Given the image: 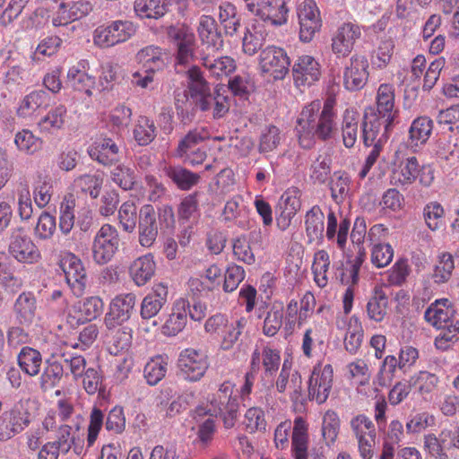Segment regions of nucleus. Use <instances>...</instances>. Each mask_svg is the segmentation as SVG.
<instances>
[{"mask_svg": "<svg viewBox=\"0 0 459 459\" xmlns=\"http://www.w3.org/2000/svg\"><path fill=\"white\" fill-rule=\"evenodd\" d=\"M233 387L231 382H223L212 401L214 411H218L226 429L234 427L238 414L239 405L237 396H232Z\"/></svg>", "mask_w": 459, "mask_h": 459, "instance_id": "0eeeda50", "label": "nucleus"}, {"mask_svg": "<svg viewBox=\"0 0 459 459\" xmlns=\"http://www.w3.org/2000/svg\"><path fill=\"white\" fill-rule=\"evenodd\" d=\"M340 430V420L336 412L327 411L323 418L322 436L327 446L333 444Z\"/></svg>", "mask_w": 459, "mask_h": 459, "instance_id": "603ef678", "label": "nucleus"}, {"mask_svg": "<svg viewBox=\"0 0 459 459\" xmlns=\"http://www.w3.org/2000/svg\"><path fill=\"white\" fill-rule=\"evenodd\" d=\"M166 53L157 46H147L139 50L135 56V59L139 64L143 65L144 72L161 71L166 66Z\"/></svg>", "mask_w": 459, "mask_h": 459, "instance_id": "b1692460", "label": "nucleus"}, {"mask_svg": "<svg viewBox=\"0 0 459 459\" xmlns=\"http://www.w3.org/2000/svg\"><path fill=\"white\" fill-rule=\"evenodd\" d=\"M333 376V370L330 364L323 368L320 365L315 366L308 380L307 399L316 400L318 404L324 403L332 389Z\"/></svg>", "mask_w": 459, "mask_h": 459, "instance_id": "1a4fd4ad", "label": "nucleus"}, {"mask_svg": "<svg viewBox=\"0 0 459 459\" xmlns=\"http://www.w3.org/2000/svg\"><path fill=\"white\" fill-rule=\"evenodd\" d=\"M394 256V250L389 244H378L372 249L371 261L378 268L388 265Z\"/></svg>", "mask_w": 459, "mask_h": 459, "instance_id": "774afa93", "label": "nucleus"}, {"mask_svg": "<svg viewBox=\"0 0 459 459\" xmlns=\"http://www.w3.org/2000/svg\"><path fill=\"white\" fill-rule=\"evenodd\" d=\"M165 7L160 0H135L134 11L142 18L160 19L164 16Z\"/></svg>", "mask_w": 459, "mask_h": 459, "instance_id": "864d4df0", "label": "nucleus"}, {"mask_svg": "<svg viewBox=\"0 0 459 459\" xmlns=\"http://www.w3.org/2000/svg\"><path fill=\"white\" fill-rule=\"evenodd\" d=\"M169 41L176 47V64L186 65L194 62L196 39L193 30L186 25H169L166 27Z\"/></svg>", "mask_w": 459, "mask_h": 459, "instance_id": "7ed1b4c3", "label": "nucleus"}, {"mask_svg": "<svg viewBox=\"0 0 459 459\" xmlns=\"http://www.w3.org/2000/svg\"><path fill=\"white\" fill-rule=\"evenodd\" d=\"M168 287L163 283L156 284L152 291L147 294L141 303V316L143 319L155 317L167 303Z\"/></svg>", "mask_w": 459, "mask_h": 459, "instance_id": "412c9836", "label": "nucleus"}, {"mask_svg": "<svg viewBox=\"0 0 459 459\" xmlns=\"http://www.w3.org/2000/svg\"><path fill=\"white\" fill-rule=\"evenodd\" d=\"M259 65L263 74L282 80L290 72V59L282 48L268 46L260 52Z\"/></svg>", "mask_w": 459, "mask_h": 459, "instance_id": "423d86ee", "label": "nucleus"}, {"mask_svg": "<svg viewBox=\"0 0 459 459\" xmlns=\"http://www.w3.org/2000/svg\"><path fill=\"white\" fill-rule=\"evenodd\" d=\"M388 298L382 290H375L367 304V313L371 320L381 322L387 313Z\"/></svg>", "mask_w": 459, "mask_h": 459, "instance_id": "37998d69", "label": "nucleus"}, {"mask_svg": "<svg viewBox=\"0 0 459 459\" xmlns=\"http://www.w3.org/2000/svg\"><path fill=\"white\" fill-rule=\"evenodd\" d=\"M179 376L186 381L201 380L209 368L208 356L193 348L182 351L178 360Z\"/></svg>", "mask_w": 459, "mask_h": 459, "instance_id": "39448f33", "label": "nucleus"}, {"mask_svg": "<svg viewBox=\"0 0 459 459\" xmlns=\"http://www.w3.org/2000/svg\"><path fill=\"white\" fill-rule=\"evenodd\" d=\"M66 108L64 105H58L52 108L44 117L39 122L42 130L50 131L52 129L57 130L63 127L66 117Z\"/></svg>", "mask_w": 459, "mask_h": 459, "instance_id": "6e6d98bb", "label": "nucleus"}, {"mask_svg": "<svg viewBox=\"0 0 459 459\" xmlns=\"http://www.w3.org/2000/svg\"><path fill=\"white\" fill-rule=\"evenodd\" d=\"M119 222L126 232H133L136 227V206L132 203H124L118 211Z\"/></svg>", "mask_w": 459, "mask_h": 459, "instance_id": "052dcab7", "label": "nucleus"}, {"mask_svg": "<svg viewBox=\"0 0 459 459\" xmlns=\"http://www.w3.org/2000/svg\"><path fill=\"white\" fill-rule=\"evenodd\" d=\"M198 193L195 192L185 196L178 206V221L186 223L195 219L199 213Z\"/></svg>", "mask_w": 459, "mask_h": 459, "instance_id": "8fccbe9b", "label": "nucleus"}, {"mask_svg": "<svg viewBox=\"0 0 459 459\" xmlns=\"http://www.w3.org/2000/svg\"><path fill=\"white\" fill-rule=\"evenodd\" d=\"M207 138V132L204 129L195 128L190 130L178 141V146L173 152L174 156L183 160Z\"/></svg>", "mask_w": 459, "mask_h": 459, "instance_id": "473e14b6", "label": "nucleus"}, {"mask_svg": "<svg viewBox=\"0 0 459 459\" xmlns=\"http://www.w3.org/2000/svg\"><path fill=\"white\" fill-rule=\"evenodd\" d=\"M299 194V190L294 188L281 196L276 207V223L281 230H286L290 226L291 220L300 210Z\"/></svg>", "mask_w": 459, "mask_h": 459, "instance_id": "ddd939ff", "label": "nucleus"}, {"mask_svg": "<svg viewBox=\"0 0 459 459\" xmlns=\"http://www.w3.org/2000/svg\"><path fill=\"white\" fill-rule=\"evenodd\" d=\"M287 2L288 0H262L254 13L273 25H281L287 22Z\"/></svg>", "mask_w": 459, "mask_h": 459, "instance_id": "aec40b11", "label": "nucleus"}, {"mask_svg": "<svg viewBox=\"0 0 459 459\" xmlns=\"http://www.w3.org/2000/svg\"><path fill=\"white\" fill-rule=\"evenodd\" d=\"M282 307L273 305L264 320L263 333L270 337L274 336L282 325Z\"/></svg>", "mask_w": 459, "mask_h": 459, "instance_id": "13d9d810", "label": "nucleus"}, {"mask_svg": "<svg viewBox=\"0 0 459 459\" xmlns=\"http://www.w3.org/2000/svg\"><path fill=\"white\" fill-rule=\"evenodd\" d=\"M420 163L415 156H411L400 161L398 169L394 172L396 185L411 186L418 178Z\"/></svg>", "mask_w": 459, "mask_h": 459, "instance_id": "72a5a7b5", "label": "nucleus"}, {"mask_svg": "<svg viewBox=\"0 0 459 459\" xmlns=\"http://www.w3.org/2000/svg\"><path fill=\"white\" fill-rule=\"evenodd\" d=\"M103 424L104 414L100 408L94 406L90 414V424L88 426L87 435L88 446H93Z\"/></svg>", "mask_w": 459, "mask_h": 459, "instance_id": "0e129e2a", "label": "nucleus"}, {"mask_svg": "<svg viewBox=\"0 0 459 459\" xmlns=\"http://www.w3.org/2000/svg\"><path fill=\"white\" fill-rule=\"evenodd\" d=\"M175 108L177 117L183 126L190 125L195 118L196 111L200 110V107L186 91L175 96Z\"/></svg>", "mask_w": 459, "mask_h": 459, "instance_id": "f704fd0d", "label": "nucleus"}, {"mask_svg": "<svg viewBox=\"0 0 459 459\" xmlns=\"http://www.w3.org/2000/svg\"><path fill=\"white\" fill-rule=\"evenodd\" d=\"M21 369L30 377L39 375L42 364V356L38 350L31 347H23L17 357Z\"/></svg>", "mask_w": 459, "mask_h": 459, "instance_id": "e433bc0d", "label": "nucleus"}, {"mask_svg": "<svg viewBox=\"0 0 459 459\" xmlns=\"http://www.w3.org/2000/svg\"><path fill=\"white\" fill-rule=\"evenodd\" d=\"M433 129V121L428 117L416 118L409 130L411 146L425 143L430 136Z\"/></svg>", "mask_w": 459, "mask_h": 459, "instance_id": "58836bf2", "label": "nucleus"}, {"mask_svg": "<svg viewBox=\"0 0 459 459\" xmlns=\"http://www.w3.org/2000/svg\"><path fill=\"white\" fill-rule=\"evenodd\" d=\"M295 133L299 144L305 150L312 149L316 139L326 142L337 133V124L333 107L320 100H314L305 106L296 121Z\"/></svg>", "mask_w": 459, "mask_h": 459, "instance_id": "f257e3e1", "label": "nucleus"}, {"mask_svg": "<svg viewBox=\"0 0 459 459\" xmlns=\"http://www.w3.org/2000/svg\"><path fill=\"white\" fill-rule=\"evenodd\" d=\"M368 62L363 56L355 55L350 59L343 72V85L349 91L362 89L368 78Z\"/></svg>", "mask_w": 459, "mask_h": 459, "instance_id": "2eb2a0df", "label": "nucleus"}, {"mask_svg": "<svg viewBox=\"0 0 459 459\" xmlns=\"http://www.w3.org/2000/svg\"><path fill=\"white\" fill-rule=\"evenodd\" d=\"M103 306V301L100 297L91 296L85 298L79 307L80 316L76 317L69 315L67 322L72 325L90 322L102 313Z\"/></svg>", "mask_w": 459, "mask_h": 459, "instance_id": "c85d7f7f", "label": "nucleus"}, {"mask_svg": "<svg viewBox=\"0 0 459 459\" xmlns=\"http://www.w3.org/2000/svg\"><path fill=\"white\" fill-rule=\"evenodd\" d=\"M87 152L93 160L104 166H111L119 160V147L108 137L97 139L89 146Z\"/></svg>", "mask_w": 459, "mask_h": 459, "instance_id": "a211bd4d", "label": "nucleus"}, {"mask_svg": "<svg viewBox=\"0 0 459 459\" xmlns=\"http://www.w3.org/2000/svg\"><path fill=\"white\" fill-rule=\"evenodd\" d=\"M363 143L366 146H371L382 138V143L388 138L389 130L385 131V118L377 117V114L365 112L361 124Z\"/></svg>", "mask_w": 459, "mask_h": 459, "instance_id": "6ab92c4d", "label": "nucleus"}, {"mask_svg": "<svg viewBox=\"0 0 459 459\" xmlns=\"http://www.w3.org/2000/svg\"><path fill=\"white\" fill-rule=\"evenodd\" d=\"M136 32V26L130 21H113L108 25L99 26L94 31V43L108 48L125 42Z\"/></svg>", "mask_w": 459, "mask_h": 459, "instance_id": "20e7f679", "label": "nucleus"}, {"mask_svg": "<svg viewBox=\"0 0 459 459\" xmlns=\"http://www.w3.org/2000/svg\"><path fill=\"white\" fill-rule=\"evenodd\" d=\"M163 172L179 189L184 191L196 186L201 178L199 174L182 166H168L164 168Z\"/></svg>", "mask_w": 459, "mask_h": 459, "instance_id": "c756f323", "label": "nucleus"}, {"mask_svg": "<svg viewBox=\"0 0 459 459\" xmlns=\"http://www.w3.org/2000/svg\"><path fill=\"white\" fill-rule=\"evenodd\" d=\"M111 179L123 190H132L136 184V174L133 168L119 164L111 171Z\"/></svg>", "mask_w": 459, "mask_h": 459, "instance_id": "09e8293b", "label": "nucleus"}, {"mask_svg": "<svg viewBox=\"0 0 459 459\" xmlns=\"http://www.w3.org/2000/svg\"><path fill=\"white\" fill-rule=\"evenodd\" d=\"M186 308H189V302L183 299L175 303L172 313L163 325L164 334L175 336L185 328L187 321Z\"/></svg>", "mask_w": 459, "mask_h": 459, "instance_id": "cd10ccee", "label": "nucleus"}, {"mask_svg": "<svg viewBox=\"0 0 459 459\" xmlns=\"http://www.w3.org/2000/svg\"><path fill=\"white\" fill-rule=\"evenodd\" d=\"M111 335L110 353L117 354L118 352L127 350L132 342L131 330L127 327L117 326L112 330H108Z\"/></svg>", "mask_w": 459, "mask_h": 459, "instance_id": "5fc2aeb1", "label": "nucleus"}, {"mask_svg": "<svg viewBox=\"0 0 459 459\" xmlns=\"http://www.w3.org/2000/svg\"><path fill=\"white\" fill-rule=\"evenodd\" d=\"M418 381H429V385L434 387L438 382V378L434 374L420 371L417 379L411 377L408 384L403 382L396 383L388 394L390 403L393 405L400 403L410 394L411 385H416Z\"/></svg>", "mask_w": 459, "mask_h": 459, "instance_id": "a878e982", "label": "nucleus"}, {"mask_svg": "<svg viewBox=\"0 0 459 459\" xmlns=\"http://www.w3.org/2000/svg\"><path fill=\"white\" fill-rule=\"evenodd\" d=\"M391 84L383 83L377 91V111L382 118H385V131L394 125L397 111H393L394 106V92Z\"/></svg>", "mask_w": 459, "mask_h": 459, "instance_id": "5701e85b", "label": "nucleus"}, {"mask_svg": "<svg viewBox=\"0 0 459 459\" xmlns=\"http://www.w3.org/2000/svg\"><path fill=\"white\" fill-rule=\"evenodd\" d=\"M361 36L359 25L346 22L338 28L335 36L332 39V50L338 57L349 56L354 43Z\"/></svg>", "mask_w": 459, "mask_h": 459, "instance_id": "f3484780", "label": "nucleus"}, {"mask_svg": "<svg viewBox=\"0 0 459 459\" xmlns=\"http://www.w3.org/2000/svg\"><path fill=\"white\" fill-rule=\"evenodd\" d=\"M245 279V271L243 267L231 264L225 273V279L223 283V290L225 292H232L235 290L239 283Z\"/></svg>", "mask_w": 459, "mask_h": 459, "instance_id": "338daca9", "label": "nucleus"}, {"mask_svg": "<svg viewBox=\"0 0 459 459\" xmlns=\"http://www.w3.org/2000/svg\"><path fill=\"white\" fill-rule=\"evenodd\" d=\"M440 301H435L432 303L425 311L424 317L425 319L431 323L433 325L437 327H443L442 324L445 325L449 321V309H443L439 307Z\"/></svg>", "mask_w": 459, "mask_h": 459, "instance_id": "69168bd1", "label": "nucleus"}, {"mask_svg": "<svg viewBox=\"0 0 459 459\" xmlns=\"http://www.w3.org/2000/svg\"><path fill=\"white\" fill-rule=\"evenodd\" d=\"M335 179H332L329 183L332 198L336 203H341L349 190L350 178L347 174L335 172Z\"/></svg>", "mask_w": 459, "mask_h": 459, "instance_id": "680f3d73", "label": "nucleus"}, {"mask_svg": "<svg viewBox=\"0 0 459 459\" xmlns=\"http://www.w3.org/2000/svg\"><path fill=\"white\" fill-rule=\"evenodd\" d=\"M363 330L356 316H351L344 338V348L351 354H356L361 346Z\"/></svg>", "mask_w": 459, "mask_h": 459, "instance_id": "de8ad7c7", "label": "nucleus"}, {"mask_svg": "<svg viewBox=\"0 0 459 459\" xmlns=\"http://www.w3.org/2000/svg\"><path fill=\"white\" fill-rule=\"evenodd\" d=\"M201 60L203 61V65L216 76L228 75L236 68L234 59L230 56L212 59L209 56H203Z\"/></svg>", "mask_w": 459, "mask_h": 459, "instance_id": "3c124183", "label": "nucleus"}, {"mask_svg": "<svg viewBox=\"0 0 459 459\" xmlns=\"http://www.w3.org/2000/svg\"><path fill=\"white\" fill-rule=\"evenodd\" d=\"M105 428L108 431L115 434H121L126 429V417L122 407L116 406L109 411L106 421Z\"/></svg>", "mask_w": 459, "mask_h": 459, "instance_id": "e2e57ef3", "label": "nucleus"}, {"mask_svg": "<svg viewBox=\"0 0 459 459\" xmlns=\"http://www.w3.org/2000/svg\"><path fill=\"white\" fill-rule=\"evenodd\" d=\"M305 230L308 243L322 242L325 230V215L318 205H314L305 215Z\"/></svg>", "mask_w": 459, "mask_h": 459, "instance_id": "bb28decb", "label": "nucleus"}, {"mask_svg": "<svg viewBox=\"0 0 459 459\" xmlns=\"http://www.w3.org/2000/svg\"><path fill=\"white\" fill-rule=\"evenodd\" d=\"M159 234L157 215L152 205H143L138 215V240L144 247H151Z\"/></svg>", "mask_w": 459, "mask_h": 459, "instance_id": "dca6fc26", "label": "nucleus"}, {"mask_svg": "<svg viewBox=\"0 0 459 459\" xmlns=\"http://www.w3.org/2000/svg\"><path fill=\"white\" fill-rule=\"evenodd\" d=\"M13 308L20 324H30L36 311V299L33 293L22 292L20 294Z\"/></svg>", "mask_w": 459, "mask_h": 459, "instance_id": "4c0bfd02", "label": "nucleus"}, {"mask_svg": "<svg viewBox=\"0 0 459 459\" xmlns=\"http://www.w3.org/2000/svg\"><path fill=\"white\" fill-rule=\"evenodd\" d=\"M455 268L454 259L450 254L445 253L440 256L438 264L435 266L433 279L436 283H444L447 281Z\"/></svg>", "mask_w": 459, "mask_h": 459, "instance_id": "bf43d9fd", "label": "nucleus"}, {"mask_svg": "<svg viewBox=\"0 0 459 459\" xmlns=\"http://www.w3.org/2000/svg\"><path fill=\"white\" fill-rule=\"evenodd\" d=\"M291 72L296 85H312L321 77V65L312 56L303 55L295 60Z\"/></svg>", "mask_w": 459, "mask_h": 459, "instance_id": "4468645a", "label": "nucleus"}, {"mask_svg": "<svg viewBox=\"0 0 459 459\" xmlns=\"http://www.w3.org/2000/svg\"><path fill=\"white\" fill-rule=\"evenodd\" d=\"M280 129L273 125L266 126L260 134L258 152L266 153L278 147L281 142Z\"/></svg>", "mask_w": 459, "mask_h": 459, "instance_id": "4d7b16f0", "label": "nucleus"}, {"mask_svg": "<svg viewBox=\"0 0 459 459\" xmlns=\"http://www.w3.org/2000/svg\"><path fill=\"white\" fill-rule=\"evenodd\" d=\"M119 246L117 230L109 224H104L97 232L93 244L92 254L94 261L99 264L108 263Z\"/></svg>", "mask_w": 459, "mask_h": 459, "instance_id": "6e6552de", "label": "nucleus"}, {"mask_svg": "<svg viewBox=\"0 0 459 459\" xmlns=\"http://www.w3.org/2000/svg\"><path fill=\"white\" fill-rule=\"evenodd\" d=\"M9 253L19 262L33 264L38 262L40 253L30 238L22 229L14 230L10 237Z\"/></svg>", "mask_w": 459, "mask_h": 459, "instance_id": "9d476101", "label": "nucleus"}, {"mask_svg": "<svg viewBox=\"0 0 459 459\" xmlns=\"http://www.w3.org/2000/svg\"><path fill=\"white\" fill-rule=\"evenodd\" d=\"M65 281L76 295H81L86 286L87 276L82 261L74 254L65 255L60 262Z\"/></svg>", "mask_w": 459, "mask_h": 459, "instance_id": "f8f14e48", "label": "nucleus"}, {"mask_svg": "<svg viewBox=\"0 0 459 459\" xmlns=\"http://www.w3.org/2000/svg\"><path fill=\"white\" fill-rule=\"evenodd\" d=\"M133 134L140 146H147L157 135L154 122L145 116H141L134 126Z\"/></svg>", "mask_w": 459, "mask_h": 459, "instance_id": "79ce46f5", "label": "nucleus"}, {"mask_svg": "<svg viewBox=\"0 0 459 459\" xmlns=\"http://www.w3.org/2000/svg\"><path fill=\"white\" fill-rule=\"evenodd\" d=\"M359 114L353 110H346L343 114L342 133V142L346 148L354 146L357 141Z\"/></svg>", "mask_w": 459, "mask_h": 459, "instance_id": "ea45409f", "label": "nucleus"}, {"mask_svg": "<svg viewBox=\"0 0 459 459\" xmlns=\"http://www.w3.org/2000/svg\"><path fill=\"white\" fill-rule=\"evenodd\" d=\"M332 159L327 154H319L310 166V179L314 184H325L331 174Z\"/></svg>", "mask_w": 459, "mask_h": 459, "instance_id": "a18cd8bd", "label": "nucleus"}, {"mask_svg": "<svg viewBox=\"0 0 459 459\" xmlns=\"http://www.w3.org/2000/svg\"><path fill=\"white\" fill-rule=\"evenodd\" d=\"M167 370V359L162 356H157L147 362L143 368V376L150 385H155L163 379Z\"/></svg>", "mask_w": 459, "mask_h": 459, "instance_id": "c03bdc74", "label": "nucleus"}, {"mask_svg": "<svg viewBox=\"0 0 459 459\" xmlns=\"http://www.w3.org/2000/svg\"><path fill=\"white\" fill-rule=\"evenodd\" d=\"M291 445L295 459H307V425L302 417L294 420Z\"/></svg>", "mask_w": 459, "mask_h": 459, "instance_id": "2f4dec72", "label": "nucleus"}, {"mask_svg": "<svg viewBox=\"0 0 459 459\" xmlns=\"http://www.w3.org/2000/svg\"><path fill=\"white\" fill-rule=\"evenodd\" d=\"M156 264L152 254L136 258L129 267V273L137 286L145 285L154 275Z\"/></svg>", "mask_w": 459, "mask_h": 459, "instance_id": "393cba45", "label": "nucleus"}, {"mask_svg": "<svg viewBox=\"0 0 459 459\" xmlns=\"http://www.w3.org/2000/svg\"><path fill=\"white\" fill-rule=\"evenodd\" d=\"M136 297L133 293L118 295L109 305V311L105 316V325L108 330L120 326L127 321L135 307Z\"/></svg>", "mask_w": 459, "mask_h": 459, "instance_id": "9b49d317", "label": "nucleus"}, {"mask_svg": "<svg viewBox=\"0 0 459 459\" xmlns=\"http://www.w3.org/2000/svg\"><path fill=\"white\" fill-rule=\"evenodd\" d=\"M75 200L73 195H65L60 204L59 229L63 234L71 232L74 225Z\"/></svg>", "mask_w": 459, "mask_h": 459, "instance_id": "49530a36", "label": "nucleus"}, {"mask_svg": "<svg viewBox=\"0 0 459 459\" xmlns=\"http://www.w3.org/2000/svg\"><path fill=\"white\" fill-rule=\"evenodd\" d=\"M49 94L43 90H37L27 94L17 108V115L20 117H29L38 109L48 106Z\"/></svg>", "mask_w": 459, "mask_h": 459, "instance_id": "7c9ffc66", "label": "nucleus"}, {"mask_svg": "<svg viewBox=\"0 0 459 459\" xmlns=\"http://www.w3.org/2000/svg\"><path fill=\"white\" fill-rule=\"evenodd\" d=\"M197 32L201 42L213 51L223 47V39L215 19L210 15H202L199 19Z\"/></svg>", "mask_w": 459, "mask_h": 459, "instance_id": "4be33fe9", "label": "nucleus"}, {"mask_svg": "<svg viewBox=\"0 0 459 459\" xmlns=\"http://www.w3.org/2000/svg\"><path fill=\"white\" fill-rule=\"evenodd\" d=\"M67 83L75 91H83L91 96V90L94 88L95 77L89 75L84 71L72 67L67 73Z\"/></svg>", "mask_w": 459, "mask_h": 459, "instance_id": "a19ab883", "label": "nucleus"}, {"mask_svg": "<svg viewBox=\"0 0 459 459\" xmlns=\"http://www.w3.org/2000/svg\"><path fill=\"white\" fill-rule=\"evenodd\" d=\"M187 96L194 100L203 112L213 108L214 118H221L230 109V99L225 93L228 91L224 85L218 84L213 91L210 83L205 80L201 69L192 65L187 70Z\"/></svg>", "mask_w": 459, "mask_h": 459, "instance_id": "f03ea898", "label": "nucleus"}, {"mask_svg": "<svg viewBox=\"0 0 459 459\" xmlns=\"http://www.w3.org/2000/svg\"><path fill=\"white\" fill-rule=\"evenodd\" d=\"M64 376V368L61 362L47 359L43 372L39 378V386L43 392L49 391L57 386Z\"/></svg>", "mask_w": 459, "mask_h": 459, "instance_id": "c9c22d12", "label": "nucleus"}]
</instances>
